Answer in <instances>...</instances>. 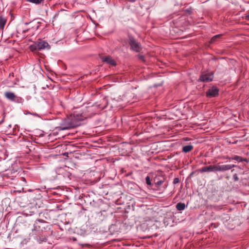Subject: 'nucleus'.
I'll return each mask as SVG.
<instances>
[{
	"label": "nucleus",
	"instance_id": "bb28decb",
	"mask_svg": "<svg viewBox=\"0 0 249 249\" xmlns=\"http://www.w3.org/2000/svg\"><path fill=\"white\" fill-rule=\"evenodd\" d=\"M185 183H186V185H187V178L185 179Z\"/></svg>",
	"mask_w": 249,
	"mask_h": 249
},
{
	"label": "nucleus",
	"instance_id": "4be33fe9",
	"mask_svg": "<svg viewBox=\"0 0 249 249\" xmlns=\"http://www.w3.org/2000/svg\"><path fill=\"white\" fill-rule=\"evenodd\" d=\"M96 107H98L100 109V110L103 109L104 108L106 107V105H105L104 106H102L101 105H97L96 106Z\"/></svg>",
	"mask_w": 249,
	"mask_h": 249
},
{
	"label": "nucleus",
	"instance_id": "f3484780",
	"mask_svg": "<svg viewBox=\"0 0 249 249\" xmlns=\"http://www.w3.org/2000/svg\"><path fill=\"white\" fill-rule=\"evenodd\" d=\"M146 182L147 185H151V182L150 178L149 176H147L145 178Z\"/></svg>",
	"mask_w": 249,
	"mask_h": 249
},
{
	"label": "nucleus",
	"instance_id": "f8f14e48",
	"mask_svg": "<svg viewBox=\"0 0 249 249\" xmlns=\"http://www.w3.org/2000/svg\"><path fill=\"white\" fill-rule=\"evenodd\" d=\"M6 21L7 19L5 18L2 16H0V30H3Z\"/></svg>",
	"mask_w": 249,
	"mask_h": 249
},
{
	"label": "nucleus",
	"instance_id": "c85d7f7f",
	"mask_svg": "<svg viewBox=\"0 0 249 249\" xmlns=\"http://www.w3.org/2000/svg\"><path fill=\"white\" fill-rule=\"evenodd\" d=\"M192 174H193V173L191 174L190 175V177L192 176Z\"/></svg>",
	"mask_w": 249,
	"mask_h": 249
},
{
	"label": "nucleus",
	"instance_id": "7c9ffc66",
	"mask_svg": "<svg viewBox=\"0 0 249 249\" xmlns=\"http://www.w3.org/2000/svg\"><path fill=\"white\" fill-rule=\"evenodd\" d=\"M89 109H90V111L92 110V108H89Z\"/></svg>",
	"mask_w": 249,
	"mask_h": 249
},
{
	"label": "nucleus",
	"instance_id": "20e7f679",
	"mask_svg": "<svg viewBox=\"0 0 249 249\" xmlns=\"http://www.w3.org/2000/svg\"><path fill=\"white\" fill-rule=\"evenodd\" d=\"M213 72H202L199 77V81L203 82H210L213 81Z\"/></svg>",
	"mask_w": 249,
	"mask_h": 249
},
{
	"label": "nucleus",
	"instance_id": "412c9836",
	"mask_svg": "<svg viewBox=\"0 0 249 249\" xmlns=\"http://www.w3.org/2000/svg\"><path fill=\"white\" fill-rule=\"evenodd\" d=\"M193 9L191 8H188V15H191L193 13Z\"/></svg>",
	"mask_w": 249,
	"mask_h": 249
},
{
	"label": "nucleus",
	"instance_id": "aec40b11",
	"mask_svg": "<svg viewBox=\"0 0 249 249\" xmlns=\"http://www.w3.org/2000/svg\"><path fill=\"white\" fill-rule=\"evenodd\" d=\"M163 181H162V180H160V181H157L156 183V184L157 186H160V185H161L163 183Z\"/></svg>",
	"mask_w": 249,
	"mask_h": 249
},
{
	"label": "nucleus",
	"instance_id": "6ab92c4d",
	"mask_svg": "<svg viewBox=\"0 0 249 249\" xmlns=\"http://www.w3.org/2000/svg\"><path fill=\"white\" fill-rule=\"evenodd\" d=\"M193 149V146L191 144H188V152H190Z\"/></svg>",
	"mask_w": 249,
	"mask_h": 249
},
{
	"label": "nucleus",
	"instance_id": "f03ea898",
	"mask_svg": "<svg viewBox=\"0 0 249 249\" xmlns=\"http://www.w3.org/2000/svg\"><path fill=\"white\" fill-rule=\"evenodd\" d=\"M30 50L32 52H36L37 51H41L44 49H49L50 46L48 43L44 40L39 39L35 42L29 46Z\"/></svg>",
	"mask_w": 249,
	"mask_h": 249
},
{
	"label": "nucleus",
	"instance_id": "7ed1b4c3",
	"mask_svg": "<svg viewBox=\"0 0 249 249\" xmlns=\"http://www.w3.org/2000/svg\"><path fill=\"white\" fill-rule=\"evenodd\" d=\"M128 41L131 50L138 53L140 52L142 50V47L141 44L133 37L129 36Z\"/></svg>",
	"mask_w": 249,
	"mask_h": 249
},
{
	"label": "nucleus",
	"instance_id": "9b49d317",
	"mask_svg": "<svg viewBox=\"0 0 249 249\" xmlns=\"http://www.w3.org/2000/svg\"><path fill=\"white\" fill-rule=\"evenodd\" d=\"M222 35L219 34L217 35L214 36H213L210 41V44H213L215 43L216 42L218 41L221 37Z\"/></svg>",
	"mask_w": 249,
	"mask_h": 249
},
{
	"label": "nucleus",
	"instance_id": "a878e982",
	"mask_svg": "<svg viewBox=\"0 0 249 249\" xmlns=\"http://www.w3.org/2000/svg\"><path fill=\"white\" fill-rule=\"evenodd\" d=\"M246 19L249 20V14H248L246 16Z\"/></svg>",
	"mask_w": 249,
	"mask_h": 249
},
{
	"label": "nucleus",
	"instance_id": "cd10ccee",
	"mask_svg": "<svg viewBox=\"0 0 249 249\" xmlns=\"http://www.w3.org/2000/svg\"><path fill=\"white\" fill-rule=\"evenodd\" d=\"M33 115H35V116L37 115V114H36V113H34V114H33Z\"/></svg>",
	"mask_w": 249,
	"mask_h": 249
},
{
	"label": "nucleus",
	"instance_id": "6e6552de",
	"mask_svg": "<svg viewBox=\"0 0 249 249\" xmlns=\"http://www.w3.org/2000/svg\"><path fill=\"white\" fill-rule=\"evenodd\" d=\"M102 61L111 66H115L116 65L115 61L110 56H104L102 58Z\"/></svg>",
	"mask_w": 249,
	"mask_h": 249
},
{
	"label": "nucleus",
	"instance_id": "ddd939ff",
	"mask_svg": "<svg viewBox=\"0 0 249 249\" xmlns=\"http://www.w3.org/2000/svg\"><path fill=\"white\" fill-rule=\"evenodd\" d=\"M39 222H43V221L42 220L37 219L36 220L34 223V229L33 231H37L39 230L40 227L39 225Z\"/></svg>",
	"mask_w": 249,
	"mask_h": 249
},
{
	"label": "nucleus",
	"instance_id": "c756f323",
	"mask_svg": "<svg viewBox=\"0 0 249 249\" xmlns=\"http://www.w3.org/2000/svg\"><path fill=\"white\" fill-rule=\"evenodd\" d=\"M58 16V15L56 14V15H55V17H56V16Z\"/></svg>",
	"mask_w": 249,
	"mask_h": 249
},
{
	"label": "nucleus",
	"instance_id": "b1692460",
	"mask_svg": "<svg viewBox=\"0 0 249 249\" xmlns=\"http://www.w3.org/2000/svg\"><path fill=\"white\" fill-rule=\"evenodd\" d=\"M187 145L184 146L183 147V151L185 152V153H187Z\"/></svg>",
	"mask_w": 249,
	"mask_h": 249
},
{
	"label": "nucleus",
	"instance_id": "0eeeda50",
	"mask_svg": "<svg viewBox=\"0 0 249 249\" xmlns=\"http://www.w3.org/2000/svg\"><path fill=\"white\" fill-rule=\"evenodd\" d=\"M219 89L216 87H213L206 92V95L209 97H215L218 95Z\"/></svg>",
	"mask_w": 249,
	"mask_h": 249
},
{
	"label": "nucleus",
	"instance_id": "4468645a",
	"mask_svg": "<svg viewBox=\"0 0 249 249\" xmlns=\"http://www.w3.org/2000/svg\"><path fill=\"white\" fill-rule=\"evenodd\" d=\"M176 207L178 210L181 211L185 209V204L183 203L179 202L176 205Z\"/></svg>",
	"mask_w": 249,
	"mask_h": 249
},
{
	"label": "nucleus",
	"instance_id": "dca6fc26",
	"mask_svg": "<svg viewBox=\"0 0 249 249\" xmlns=\"http://www.w3.org/2000/svg\"><path fill=\"white\" fill-rule=\"evenodd\" d=\"M27 1L33 3L38 4L43 2L44 0H27Z\"/></svg>",
	"mask_w": 249,
	"mask_h": 249
},
{
	"label": "nucleus",
	"instance_id": "423d86ee",
	"mask_svg": "<svg viewBox=\"0 0 249 249\" xmlns=\"http://www.w3.org/2000/svg\"><path fill=\"white\" fill-rule=\"evenodd\" d=\"M4 95L6 98L12 101H15L19 103L22 100L21 98L17 97L14 93L12 92H5L4 93Z\"/></svg>",
	"mask_w": 249,
	"mask_h": 249
},
{
	"label": "nucleus",
	"instance_id": "9d476101",
	"mask_svg": "<svg viewBox=\"0 0 249 249\" xmlns=\"http://www.w3.org/2000/svg\"><path fill=\"white\" fill-rule=\"evenodd\" d=\"M25 24H28V23H26ZM29 24H31V27L32 29H33L34 30H36L38 29V28H39V27L40 26V22H36L35 21H33L32 22L29 23Z\"/></svg>",
	"mask_w": 249,
	"mask_h": 249
},
{
	"label": "nucleus",
	"instance_id": "f257e3e1",
	"mask_svg": "<svg viewBox=\"0 0 249 249\" xmlns=\"http://www.w3.org/2000/svg\"><path fill=\"white\" fill-rule=\"evenodd\" d=\"M89 117V115L85 114L74 115L73 117L71 116L64 121L60 126V129L63 130L76 127L80 125V121H83Z\"/></svg>",
	"mask_w": 249,
	"mask_h": 249
},
{
	"label": "nucleus",
	"instance_id": "393cba45",
	"mask_svg": "<svg viewBox=\"0 0 249 249\" xmlns=\"http://www.w3.org/2000/svg\"><path fill=\"white\" fill-rule=\"evenodd\" d=\"M139 58L142 61H144V56L143 55H139Z\"/></svg>",
	"mask_w": 249,
	"mask_h": 249
},
{
	"label": "nucleus",
	"instance_id": "a211bd4d",
	"mask_svg": "<svg viewBox=\"0 0 249 249\" xmlns=\"http://www.w3.org/2000/svg\"><path fill=\"white\" fill-rule=\"evenodd\" d=\"M233 179L235 181H237L239 180V178L236 174H235L233 176Z\"/></svg>",
	"mask_w": 249,
	"mask_h": 249
},
{
	"label": "nucleus",
	"instance_id": "2eb2a0df",
	"mask_svg": "<svg viewBox=\"0 0 249 249\" xmlns=\"http://www.w3.org/2000/svg\"><path fill=\"white\" fill-rule=\"evenodd\" d=\"M232 160H237L239 162H241L244 160H247L243 159L242 157L238 156H234L232 158Z\"/></svg>",
	"mask_w": 249,
	"mask_h": 249
},
{
	"label": "nucleus",
	"instance_id": "1a4fd4ad",
	"mask_svg": "<svg viewBox=\"0 0 249 249\" xmlns=\"http://www.w3.org/2000/svg\"><path fill=\"white\" fill-rule=\"evenodd\" d=\"M200 171L201 172H216V169H215V164L214 165H211L208 166H204L203 167L201 170Z\"/></svg>",
	"mask_w": 249,
	"mask_h": 249
},
{
	"label": "nucleus",
	"instance_id": "5701e85b",
	"mask_svg": "<svg viewBox=\"0 0 249 249\" xmlns=\"http://www.w3.org/2000/svg\"><path fill=\"white\" fill-rule=\"evenodd\" d=\"M179 179L178 178H175L174 179L173 183L174 184H177L179 182Z\"/></svg>",
	"mask_w": 249,
	"mask_h": 249
},
{
	"label": "nucleus",
	"instance_id": "39448f33",
	"mask_svg": "<svg viewBox=\"0 0 249 249\" xmlns=\"http://www.w3.org/2000/svg\"><path fill=\"white\" fill-rule=\"evenodd\" d=\"M236 166L234 164H220V163H218L215 164L216 172H225Z\"/></svg>",
	"mask_w": 249,
	"mask_h": 249
}]
</instances>
